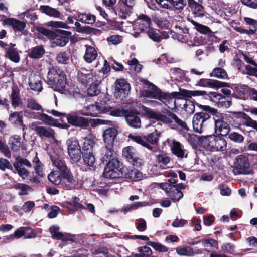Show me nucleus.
<instances>
[{
    "mask_svg": "<svg viewBox=\"0 0 257 257\" xmlns=\"http://www.w3.org/2000/svg\"><path fill=\"white\" fill-rule=\"evenodd\" d=\"M172 153L178 158H183L185 157V152L183 145L178 141L174 140L171 145Z\"/></svg>",
    "mask_w": 257,
    "mask_h": 257,
    "instance_id": "nucleus-31",
    "label": "nucleus"
},
{
    "mask_svg": "<svg viewBox=\"0 0 257 257\" xmlns=\"http://www.w3.org/2000/svg\"><path fill=\"white\" fill-rule=\"evenodd\" d=\"M51 160L53 165L59 170V173L63 178V180L68 183L69 189H78L81 187L82 184L79 183L75 179L64 160L55 157H52Z\"/></svg>",
    "mask_w": 257,
    "mask_h": 257,
    "instance_id": "nucleus-3",
    "label": "nucleus"
},
{
    "mask_svg": "<svg viewBox=\"0 0 257 257\" xmlns=\"http://www.w3.org/2000/svg\"><path fill=\"white\" fill-rule=\"evenodd\" d=\"M249 155L240 154L237 155L234 162V171L236 174L248 175L252 173Z\"/></svg>",
    "mask_w": 257,
    "mask_h": 257,
    "instance_id": "nucleus-7",
    "label": "nucleus"
},
{
    "mask_svg": "<svg viewBox=\"0 0 257 257\" xmlns=\"http://www.w3.org/2000/svg\"><path fill=\"white\" fill-rule=\"evenodd\" d=\"M142 95L146 98H151L157 99L163 102L165 105L173 100L169 93L164 92L156 86H153L151 89L144 90L142 92Z\"/></svg>",
    "mask_w": 257,
    "mask_h": 257,
    "instance_id": "nucleus-9",
    "label": "nucleus"
},
{
    "mask_svg": "<svg viewBox=\"0 0 257 257\" xmlns=\"http://www.w3.org/2000/svg\"><path fill=\"white\" fill-rule=\"evenodd\" d=\"M66 118L67 122L73 126L86 128L90 124L89 120L81 116L77 112H71L68 113Z\"/></svg>",
    "mask_w": 257,
    "mask_h": 257,
    "instance_id": "nucleus-13",
    "label": "nucleus"
},
{
    "mask_svg": "<svg viewBox=\"0 0 257 257\" xmlns=\"http://www.w3.org/2000/svg\"><path fill=\"white\" fill-rule=\"evenodd\" d=\"M71 35V32L57 29L55 31V35L51 39L53 43L56 46L63 47L68 42Z\"/></svg>",
    "mask_w": 257,
    "mask_h": 257,
    "instance_id": "nucleus-14",
    "label": "nucleus"
},
{
    "mask_svg": "<svg viewBox=\"0 0 257 257\" xmlns=\"http://www.w3.org/2000/svg\"><path fill=\"white\" fill-rule=\"evenodd\" d=\"M169 117L174 120L175 124L173 125V128L179 130L180 131H189V127L186 122L179 118L176 114L174 113H169Z\"/></svg>",
    "mask_w": 257,
    "mask_h": 257,
    "instance_id": "nucleus-28",
    "label": "nucleus"
},
{
    "mask_svg": "<svg viewBox=\"0 0 257 257\" xmlns=\"http://www.w3.org/2000/svg\"><path fill=\"white\" fill-rule=\"evenodd\" d=\"M41 120L44 122L45 123L47 124L50 126L55 127V124L58 122L57 119H54L52 117L45 113H42L41 114Z\"/></svg>",
    "mask_w": 257,
    "mask_h": 257,
    "instance_id": "nucleus-62",
    "label": "nucleus"
},
{
    "mask_svg": "<svg viewBox=\"0 0 257 257\" xmlns=\"http://www.w3.org/2000/svg\"><path fill=\"white\" fill-rule=\"evenodd\" d=\"M66 144L67 146V151L81 148L78 140L75 137H71L68 139L67 140Z\"/></svg>",
    "mask_w": 257,
    "mask_h": 257,
    "instance_id": "nucleus-59",
    "label": "nucleus"
},
{
    "mask_svg": "<svg viewBox=\"0 0 257 257\" xmlns=\"http://www.w3.org/2000/svg\"><path fill=\"white\" fill-rule=\"evenodd\" d=\"M60 228L58 226L52 225L49 229V231L52 235V237L54 239L64 240V235L62 233L58 232Z\"/></svg>",
    "mask_w": 257,
    "mask_h": 257,
    "instance_id": "nucleus-54",
    "label": "nucleus"
},
{
    "mask_svg": "<svg viewBox=\"0 0 257 257\" xmlns=\"http://www.w3.org/2000/svg\"><path fill=\"white\" fill-rule=\"evenodd\" d=\"M105 107L98 103L95 104L89 105L85 107L86 112L82 114L85 116H90L91 117H97L99 114L104 112Z\"/></svg>",
    "mask_w": 257,
    "mask_h": 257,
    "instance_id": "nucleus-21",
    "label": "nucleus"
},
{
    "mask_svg": "<svg viewBox=\"0 0 257 257\" xmlns=\"http://www.w3.org/2000/svg\"><path fill=\"white\" fill-rule=\"evenodd\" d=\"M133 111H127L125 114V119L127 124L131 127L140 128L141 126L140 118Z\"/></svg>",
    "mask_w": 257,
    "mask_h": 257,
    "instance_id": "nucleus-23",
    "label": "nucleus"
},
{
    "mask_svg": "<svg viewBox=\"0 0 257 257\" xmlns=\"http://www.w3.org/2000/svg\"><path fill=\"white\" fill-rule=\"evenodd\" d=\"M48 179L49 181L55 185H60L62 180H63L61 173L56 171H52L48 175Z\"/></svg>",
    "mask_w": 257,
    "mask_h": 257,
    "instance_id": "nucleus-47",
    "label": "nucleus"
},
{
    "mask_svg": "<svg viewBox=\"0 0 257 257\" xmlns=\"http://www.w3.org/2000/svg\"><path fill=\"white\" fill-rule=\"evenodd\" d=\"M189 7L194 12L196 16L202 17L204 16L205 11L204 7L195 0H188Z\"/></svg>",
    "mask_w": 257,
    "mask_h": 257,
    "instance_id": "nucleus-30",
    "label": "nucleus"
},
{
    "mask_svg": "<svg viewBox=\"0 0 257 257\" xmlns=\"http://www.w3.org/2000/svg\"><path fill=\"white\" fill-rule=\"evenodd\" d=\"M239 114H240V116L242 118L246 120L244 124L246 126L251 127L254 129L257 127V121L253 120L246 113H239Z\"/></svg>",
    "mask_w": 257,
    "mask_h": 257,
    "instance_id": "nucleus-60",
    "label": "nucleus"
},
{
    "mask_svg": "<svg viewBox=\"0 0 257 257\" xmlns=\"http://www.w3.org/2000/svg\"><path fill=\"white\" fill-rule=\"evenodd\" d=\"M150 205V203L148 202H136L131 204L127 205L124 208H123V211L127 212L132 210H136L139 207H143Z\"/></svg>",
    "mask_w": 257,
    "mask_h": 257,
    "instance_id": "nucleus-56",
    "label": "nucleus"
},
{
    "mask_svg": "<svg viewBox=\"0 0 257 257\" xmlns=\"http://www.w3.org/2000/svg\"><path fill=\"white\" fill-rule=\"evenodd\" d=\"M13 188L16 190H19L18 194L20 196L27 195L29 191L32 190V188L28 185L15 182L13 184Z\"/></svg>",
    "mask_w": 257,
    "mask_h": 257,
    "instance_id": "nucleus-35",
    "label": "nucleus"
},
{
    "mask_svg": "<svg viewBox=\"0 0 257 257\" xmlns=\"http://www.w3.org/2000/svg\"><path fill=\"white\" fill-rule=\"evenodd\" d=\"M142 114L148 119H155L167 123L172 122L171 118L169 117V113H173L170 110L165 109L162 112L166 114L168 116L160 113L159 111H155L145 106L141 107Z\"/></svg>",
    "mask_w": 257,
    "mask_h": 257,
    "instance_id": "nucleus-8",
    "label": "nucleus"
},
{
    "mask_svg": "<svg viewBox=\"0 0 257 257\" xmlns=\"http://www.w3.org/2000/svg\"><path fill=\"white\" fill-rule=\"evenodd\" d=\"M6 57L11 61L18 63L20 60V56L17 49L5 48Z\"/></svg>",
    "mask_w": 257,
    "mask_h": 257,
    "instance_id": "nucleus-45",
    "label": "nucleus"
},
{
    "mask_svg": "<svg viewBox=\"0 0 257 257\" xmlns=\"http://www.w3.org/2000/svg\"><path fill=\"white\" fill-rule=\"evenodd\" d=\"M185 97L186 98L178 97L177 99H180L184 101L183 108L187 113L190 114H193L194 112L195 108L194 102L191 100L192 97L191 98Z\"/></svg>",
    "mask_w": 257,
    "mask_h": 257,
    "instance_id": "nucleus-38",
    "label": "nucleus"
},
{
    "mask_svg": "<svg viewBox=\"0 0 257 257\" xmlns=\"http://www.w3.org/2000/svg\"><path fill=\"white\" fill-rule=\"evenodd\" d=\"M95 141L90 138H85L84 139L82 147L81 155L83 162L88 167H93L95 164V158L93 154V145Z\"/></svg>",
    "mask_w": 257,
    "mask_h": 257,
    "instance_id": "nucleus-6",
    "label": "nucleus"
},
{
    "mask_svg": "<svg viewBox=\"0 0 257 257\" xmlns=\"http://www.w3.org/2000/svg\"><path fill=\"white\" fill-rule=\"evenodd\" d=\"M12 106L16 109L21 104V98L20 92L17 88H12V92L10 95Z\"/></svg>",
    "mask_w": 257,
    "mask_h": 257,
    "instance_id": "nucleus-34",
    "label": "nucleus"
},
{
    "mask_svg": "<svg viewBox=\"0 0 257 257\" xmlns=\"http://www.w3.org/2000/svg\"><path fill=\"white\" fill-rule=\"evenodd\" d=\"M13 235L17 238H19L23 235L27 238L36 237V234L28 227L19 228L14 232Z\"/></svg>",
    "mask_w": 257,
    "mask_h": 257,
    "instance_id": "nucleus-32",
    "label": "nucleus"
},
{
    "mask_svg": "<svg viewBox=\"0 0 257 257\" xmlns=\"http://www.w3.org/2000/svg\"><path fill=\"white\" fill-rule=\"evenodd\" d=\"M178 95L189 98H191L192 96L206 95L207 97H206L205 98L209 99L210 100L215 103L217 105L221 94L215 92H210L207 94L205 91L188 90L183 89L179 92H178Z\"/></svg>",
    "mask_w": 257,
    "mask_h": 257,
    "instance_id": "nucleus-11",
    "label": "nucleus"
},
{
    "mask_svg": "<svg viewBox=\"0 0 257 257\" xmlns=\"http://www.w3.org/2000/svg\"><path fill=\"white\" fill-rule=\"evenodd\" d=\"M109 250L105 247H100L95 250L93 253V257H108Z\"/></svg>",
    "mask_w": 257,
    "mask_h": 257,
    "instance_id": "nucleus-64",
    "label": "nucleus"
},
{
    "mask_svg": "<svg viewBox=\"0 0 257 257\" xmlns=\"http://www.w3.org/2000/svg\"><path fill=\"white\" fill-rule=\"evenodd\" d=\"M82 149H77L68 151L71 162L72 163H76L81 159Z\"/></svg>",
    "mask_w": 257,
    "mask_h": 257,
    "instance_id": "nucleus-52",
    "label": "nucleus"
},
{
    "mask_svg": "<svg viewBox=\"0 0 257 257\" xmlns=\"http://www.w3.org/2000/svg\"><path fill=\"white\" fill-rule=\"evenodd\" d=\"M3 24L11 26L15 32H18L24 34L23 31L26 28V24L23 21L13 18H8L3 20Z\"/></svg>",
    "mask_w": 257,
    "mask_h": 257,
    "instance_id": "nucleus-17",
    "label": "nucleus"
},
{
    "mask_svg": "<svg viewBox=\"0 0 257 257\" xmlns=\"http://www.w3.org/2000/svg\"><path fill=\"white\" fill-rule=\"evenodd\" d=\"M220 134L202 136L198 138V141L204 148L215 151H224L227 147V142Z\"/></svg>",
    "mask_w": 257,
    "mask_h": 257,
    "instance_id": "nucleus-4",
    "label": "nucleus"
},
{
    "mask_svg": "<svg viewBox=\"0 0 257 257\" xmlns=\"http://www.w3.org/2000/svg\"><path fill=\"white\" fill-rule=\"evenodd\" d=\"M228 87L231 88L234 91V94L236 96L237 98L245 100L248 96L249 87L246 85L240 84L230 85L229 84V87Z\"/></svg>",
    "mask_w": 257,
    "mask_h": 257,
    "instance_id": "nucleus-18",
    "label": "nucleus"
},
{
    "mask_svg": "<svg viewBox=\"0 0 257 257\" xmlns=\"http://www.w3.org/2000/svg\"><path fill=\"white\" fill-rule=\"evenodd\" d=\"M73 20L71 16H69L67 18V20L66 23H64L61 21H50L46 23V25L48 26H50L53 28H68L67 27V24H73Z\"/></svg>",
    "mask_w": 257,
    "mask_h": 257,
    "instance_id": "nucleus-43",
    "label": "nucleus"
},
{
    "mask_svg": "<svg viewBox=\"0 0 257 257\" xmlns=\"http://www.w3.org/2000/svg\"><path fill=\"white\" fill-rule=\"evenodd\" d=\"M204 122L202 119L199 118L198 114H195L192 120L193 130L197 133H202L203 132V125Z\"/></svg>",
    "mask_w": 257,
    "mask_h": 257,
    "instance_id": "nucleus-46",
    "label": "nucleus"
},
{
    "mask_svg": "<svg viewBox=\"0 0 257 257\" xmlns=\"http://www.w3.org/2000/svg\"><path fill=\"white\" fill-rule=\"evenodd\" d=\"M114 94L116 99L121 100L126 98L131 90L130 84L124 78L117 79L115 82Z\"/></svg>",
    "mask_w": 257,
    "mask_h": 257,
    "instance_id": "nucleus-12",
    "label": "nucleus"
},
{
    "mask_svg": "<svg viewBox=\"0 0 257 257\" xmlns=\"http://www.w3.org/2000/svg\"><path fill=\"white\" fill-rule=\"evenodd\" d=\"M34 130L36 134L41 138H48L54 139L55 133L52 128H46L44 126L35 125Z\"/></svg>",
    "mask_w": 257,
    "mask_h": 257,
    "instance_id": "nucleus-22",
    "label": "nucleus"
},
{
    "mask_svg": "<svg viewBox=\"0 0 257 257\" xmlns=\"http://www.w3.org/2000/svg\"><path fill=\"white\" fill-rule=\"evenodd\" d=\"M118 134V130L114 127H110L106 129L103 133V141L105 145L108 147L114 145V140Z\"/></svg>",
    "mask_w": 257,
    "mask_h": 257,
    "instance_id": "nucleus-19",
    "label": "nucleus"
},
{
    "mask_svg": "<svg viewBox=\"0 0 257 257\" xmlns=\"http://www.w3.org/2000/svg\"><path fill=\"white\" fill-rule=\"evenodd\" d=\"M190 21L195 26L196 30L199 33L205 35L213 33L212 30L207 26L201 24L193 20H191Z\"/></svg>",
    "mask_w": 257,
    "mask_h": 257,
    "instance_id": "nucleus-48",
    "label": "nucleus"
},
{
    "mask_svg": "<svg viewBox=\"0 0 257 257\" xmlns=\"http://www.w3.org/2000/svg\"><path fill=\"white\" fill-rule=\"evenodd\" d=\"M40 10L47 15L53 16L55 18H59L60 16V12L57 9L50 7L48 5H42Z\"/></svg>",
    "mask_w": 257,
    "mask_h": 257,
    "instance_id": "nucleus-44",
    "label": "nucleus"
},
{
    "mask_svg": "<svg viewBox=\"0 0 257 257\" xmlns=\"http://www.w3.org/2000/svg\"><path fill=\"white\" fill-rule=\"evenodd\" d=\"M45 53V50L43 45H37L32 48L28 53L30 58L38 59L42 58Z\"/></svg>",
    "mask_w": 257,
    "mask_h": 257,
    "instance_id": "nucleus-33",
    "label": "nucleus"
},
{
    "mask_svg": "<svg viewBox=\"0 0 257 257\" xmlns=\"http://www.w3.org/2000/svg\"><path fill=\"white\" fill-rule=\"evenodd\" d=\"M210 76H214L223 79H225L228 78L226 71L223 68L220 67L215 68L213 70L212 72L210 73Z\"/></svg>",
    "mask_w": 257,
    "mask_h": 257,
    "instance_id": "nucleus-53",
    "label": "nucleus"
},
{
    "mask_svg": "<svg viewBox=\"0 0 257 257\" xmlns=\"http://www.w3.org/2000/svg\"><path fill=\"white\" fill-rule=\"evenodd\" d=\"M124 165L118 158H112L106 163L103 176L107 179H119L123 175L122 171Z\"/></svg>",
    "mask_w": 257,
    "mask_h": 257,
    "instance_id": "nucleus-5",
    "label": "nucleus"
},
{
    "mask_svg": "<svg viewBox=\"0 0 257 257\" xmlns=\"http://www.w3.org/2000/svg\"><path fill=\"white\" fill-rule=\"evenodd\" d=\"M123 175L121 178L130 180L133 181H140L142 179L143 176L141 172L136 169H130L124 166L122 171Z\"/></svg>",
    "mask_w": 257,
    "mask_h": 257,
    "instance_id": "nucleus-16",
    "label": "nucleus"
},
{
    "mask_svg": "<svg viewBox=\"0 0 257 257\" xmlns=\"http://www.w3.org/2000/svg\"><path fill=\"white\" fill-rule=\"evenodd\" d=\"M93 75L92 73L89 72L87 70L84 69L82 71H79L77 73V79L79 83L84 86L92 81Z\"/></svg>",
    "mask_w": 257,
    "mask_h": 257,
    "instance_id": "nucleus-27",
    "label": "nucleus"
},
{
    "mask_svg": "<svg viewBox=\"0 0 257 257\" xmlns=\"http://www.w3.org/2000/svg\"><path fill=\"white\" fill-rule=\"evenodd\" d=\"M146 32L149 38L154 42L159 43L162 40V38L160 35L161 31L158 29L151 27L146 31Z\"/></svg>",
    "mask_w": 257,
    "mask_h": 257,
    "instance_id": "nucleus-39",
    "label": "nucleus"
},
{
    "mask_svg": "<svg viewBox=\"0 0 257 257\" xmlns=\"http://www.w3.org/2000/svg\"><path fill=\"white\" fill-rule=\"evenodd\" d=\"M176 253L180 256H192L195 255L193 248L189 247H178L176 249Z\"/></svg>",
    "mask_w": 257,
    "mask_h": 257,
    "instance_id": "nucleus-51",
    "label": "nucleus"
},
{
    "mask_svg": "<svg viewBox=\"0 0 257 257\" xmlns=\"http://www.w3.org/2000/svg\"><path fill=\"white\" fill-rule=\"evenodd\" d=\"M167 195L174 202H178L183 196V192L175 186L169 190Z\"/></svg>",
    "mask_w": 257,
    "mask_h": 257,
    "instance_id": "nucleus-37",
    "label": "nucleus"
},
{
    "mask_svg": "<svg viewBox=\"0 0 257 257\" xmlns=\"http://www.w3.org/2000/svg\"><path fill=\"white\" fill-rule=\"evenodd\" d=\"M13 166V172L17 173L23 180L26 179L29 176V172L24 167L18 166L17 163H14Z\"/></svg>",
    "mask_w": 257,
    "mask_h": 257,
    "instance_id": "nucleus-49",
    "label": "nucleus"
},
{
    "mask_svg": "<svg viewBox=\"0 0 257 257\" xmlns=\"http://www.w3.org/2000/svg\"><path fill=\"white\" fill-rule=\"evenodd\" d=\"M66 75L61 68L57 66L49 68L46 83L52 89L61 94H66Z\"/></svg>",
    "mask_w": 257,
    "mask_h": 257,
    "instance_id": "nucleus-2",
    "label": "nucleus"
},
{
    "mask_svg": "<svg viewBox=\"0 0 257 257\" xmlns=\"http://www.w3.org/2000/svg\"><path fill=\"white\" fill-rule=\"evenodd\" d=\"M161 136V133L156 129L154 130L152 133L145 135L146 142L150 144L151 145H157L158 143L159 138Z\"/></svg>",
    "mask_w": 257,
    "mask_h": 257,
    "instance_id": "nucleus-42",
    "label": "nucleus"
},
{
    "mask_svg": "<svg viewBox=\"0 0 257 257\" xmlns=\"http://www.w3.org/2000/svg\"><path fill=\"white\" fill-rule=\"evenodd\" d=\"M29 85L32 90L41 92L43 89L42 82L38 79H34L33 81L29 80Z\"/></svg>",
    "mask_w": 257,
    "mask_h": 257,
    "instance_id": "nucleus-61",
    "label": "nucleus"
},
{
    "mask_svg": "<svg viewBox=\"0 0 257 257\" xmlns=\"http://www.w3.org/2000/svg\"><path fill=\"white\" fill-rule=\"evenodd\" d=\"M147 244L152 247L156 251L159 252H166L168 251V248L159 242L148 241Z\"/></svg>",
    "mask_w": 257,
    "mask_h": 257,
    "instance_id": "nucleus-57",
    "label": "nucleus"
},
{
    "mask_svg": "<svg viewBox=\"0 0 257 257\" xmlns=\"http://www.w3.org/2000/svg\"><path fill=\"white\" fill-rule=\"evenodd\" d=\"M196 85L204 87L218 89L224 87H229V83L217 80L202 78L198 81Z\"/></svg>",
    "mask_w": 257,
    "mask_h": 257,
    "instance_id": "nucleus-15",
    "label": "nucleus"
},
{
    "mask_svg": "<svg viewBox=\"0 0 257 257\" xmlns=\"http://www.w3.org/2000/svg\"><path fill=\"white\" fill-rule=\"evenodd\" d=\"M239 113H244L243 112H234L233 114L235 116L231 115L230 114H227V118L228 119V123L229 126L232 125L235 128H239L241 125V121L239 120L240 118H242L240 116Z\"/></svg>",
    "mask_w": 257,
    "mask_h": 257,
    "instance_id": "nucleus-41",
    "label": "nucleus"
},
{
    "mask_svg": "<svg viewBox=\"0 0 257 257\" xmlns=\"http://www.w3.org/2000/svg\"><path fill=\"white\" fill-rule=\"evenodd\" d=\"M232 105V98L230 96H224L221 94L217 106L219 107L229 108Z\"/></svg>",
    "mask_w": 257,
    "mask_h": 257,
    "instance_id": "nucleus-55",
    "label": "nucleus"
},
{
    "mask_svg": "<svg viewBox=\"0 0 257 257\" xmlns=\"http://www.w3.org/2000/svg\"><path fill=\"white\" fill-rule=\"evenodd\" d=\"M198 106L204 111L208 112L212 115L215 124V132L226 136L231 130L228 123L227 114L221 113L217 109L208 105L197 104Z\"/></svg>",
    "mask_w": 257,
    "mask_h": 257,
    "instance_id": "nucleus-1",
    "label": "nucleus"
},
{
    "mask_svg": "<svg viewBox=\"0 0 257 257\" xmlns=\"http://www.w3.org/2000/svg\"><path fill=\"white\" fill-rule=\"evenodd\" d=\"M20 136L15 135L10 137L9 145L12 151L17 152L21 146Z\"/></svg>",
    "mask_w": 257,
    "mask_h": 257,
    "instance_id": "nucleus-36",
    "label": "nucleus"
},
{
    "mask_svg": "<svg viewBox=\"0 0 257 257\" xmlns=\"http://www.w3.org/2000/svg\"><path fill=\"white\" fill-rule=\"evenodd\" d=\"M228 138L235 143H241L243 142L244 137L241 134H240L237 132H232L228 133Z\"/></svg>",
    "mask_w": 257,
    "mask_h": 257,
    "instance_id": "nucleus-63",
    "label": "nucleus"
},
{
    "mask_svg": "<svg viewBox=\"0 0 257 257\" xmlns=\"http://www.w3.org/2000/svg\"><path fill=\"white\" fill-rule=\"evenodd\" d=\"M139 253L135 255V257H149L152 254L151 249L147 246H141L138 248Z\"/></svg>",
    "mask_w": 257,
    "mask_h": 257,
    "instance_id": "nucleus-58",
    "label": "nucleus"
},
{
    "mask_svg": "<svg viewBox=\"0 0 257 257\" xmlns=\"http://www.w3.org/2000/svg\"><path fill=\"white\" fill-rule=\"evenodd\" d=\"M122 156L134 167L141 168L144 164V161L139 157L136 149L132 146L124 147L122 151Z\"/></svg>",
    "mask_w": 257,
    "mask_h": 257,
    "instance_id": "nucleus-10",
    "label": "nucleus"
},
{
    "mask_svg": "<svg viewBox=\"0 0 257 257\" xmlns=\"http://www.w3.org/2000/svg\"><path fill=\"white\" fill-rule=\"evenodd\" d=\"M9 121L16 127H22L24 131L26 127L23 122V114L22 111H15L10 114Z\"/></svg>",
    "mask_w": 257,
    "mask_h": 257,
    "instance_id": "nucleus-20",
    "label": "nucleus"
},
{
    "mask_svg": "<svg viewBox=\"0 0 257 257\" xmlns=\"http://www.w3.org/2000/svg\"><path fill=\"white\" fill-rule=\"evenodd\" d=\"M128 137L132 141L141 145L142 146L146 148L152 152H155L157 150L156 146H152L150 144L148 143V142H146L145 135L141 136L139 135H134L130 134H129Z\"/></svg>",
    "mask_w": 257,
    "mask_h": 257,
    "instance_id": "nucleus-25",
    "label": "nucleus"
},
{
    "mask_svg": "<svg viewBox=\"0 0 257 257\" xmlns=\"http://www.w3.org/2000/svg\"><path fill=\"white\" fill-rule=\"evenodd\" d=\"M101 82V79L95 80L94 82H92L87 89V94L89 96H94L98 95L100 92L99 89V85Z\"/></svg>",
    "mask_w": 257,
    "mask_h": 257,
    "instance_id": "nucleus-40",
    "label": "nucleus"
},
{
    "mask_svg": "<svg viewBox=\"0 0 257 257\" xmlns=\"http://www.w3.org/2000/svg\"><path fill=\"white\" fill-rule=\"evenodd\" d=\"M138 19L140 20V22L138 26V30H140V32H146L152 27L151 19L147 15L141 14L138 16Z\"/></svg>",
    "mask_w": 257,
    "mask_h": 257,
    "instance_id": "nucleus-26",
    "label": "nucleus"
},
{
    "mask_svg": "<svg viewBox=\"0 0 257 257\" xmlns=\"http://www.w3.org/2000/svg\"><path fill=\"white\" fill-rule=\"evenodd\" d=\"M132 9L133 7H127L119 2L118 4L113 7V10L115 14L118 13L121 18L125 19L132 14Z\"/></svg>",
    "mask_w": 257,
    "mask_h": 257,
    "instance_id": "nucleus-24",
    "label": "nucleus"
},
{
    "mask_svg": "<svg viewBox=\"0 0 257 257\" xmlns=\"http://www.w3.org/2000/svg\"><path fill=\"white\" fill-rule=\"evenodd\" d=\"M86 51L84 55V60L90 63L92 62L97 57V52L96 49L91 46L86 45Z\"/></svg>",
    "mask_w": 257,
    "mask_h": 257,
    "instance_id": "nucleus-29",
    "label": "nucleus"
},
{
    "mask_svg": "<svg viewBox=\"0 0 257 257\" xmlns=\"http://www.w3.org/2000/svg\"><path fill=\"white\" fill-rule=\"evenodd\" d=\"M70 53L69 51H61L56 56V60L59 64H68L69 63Z\"/></svg>",
    "mask_w": 257,
    "mask_h": 257,
    "instance_id": "nucleus-50",
    "label": "nucleus"
}]
</instances>
